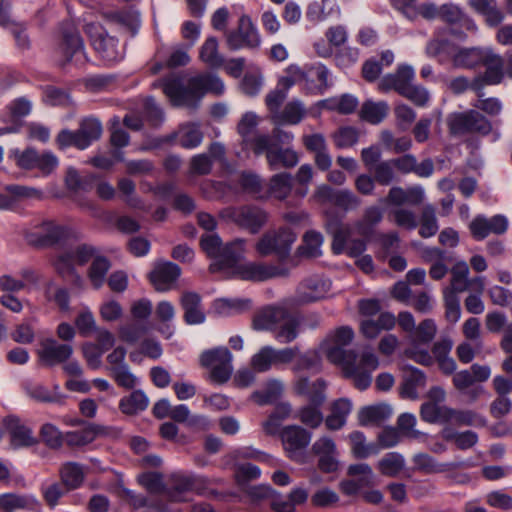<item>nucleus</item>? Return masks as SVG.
Listing matches in <instances>:
<instances>
[{
    "label": "nucleus",
    "mask_w": 512,
    "mask_h": 512,
    "mask_svg": "<svg viewBox=\"0 0 512 512\" xmlns=\"http://www.w3.org/2000/svg\"><path fill=\"white\" fill-rule=\"evenodd\" d=\"M354 338L352 328L343 326L327 335L321 342L319 350L327 359L342 366L347 378L353 381L359 390H366L372 382V373L379 366L377 355L370 349H364L360 355L353 351H346Z\"/></svg>",
    "instance_id": "nucleus-1"
},
{
    "label": "nucleus",
    "mask_w": 512,
    "mask_h": 512,
    "mask_svg": "<svg viewBox=\"0 0 512 512\" xmlns=\"http://www.w3.org/2000/svg\"><path fill=\"white\" fill-rule=\"evenodd\" d=\"M162 87L173 105L189 108H195L205 93L221 95L225 91L223 81L210 73L190 78L188 86L180 78L170 77L162 82Z\"/></svg>",
    "instance_id": "nucleus-2"
},
{
    "label": "nucleus",
    "mask_w": 512,
    "mask_h": 512,
    "mask_svg": "<svg viewBox=\"0 0 512 512\" xmlns=\"http://www.w3.org/2000/svg\"><path fill=\"white\" fill-rule=\"evenodd\" d=\"M61 39L54 50V58L60 65L74 61L77 65L85 64L88 61L83 40L71 23L62 27Z\"/></svg>",
    "instance_id": "nucleus-3"
},
{
    "label": "nucleus",
    "mask_w": 512,
    "mask_h": 512,
    "mask_svg": "<svg viewBox=\"0 0 512 512\" xmlns=\"http://www.w3.org/2000/svg\"><path fill=\"white\" fill-rule=\"evenodd\" d=\"M447 125L454 136L473 133L485 136L492 130L490 121L476 110L451 114L447 119Z\"/></svg>",
    "instance_id": "nucleus-4"
},
{
    "label": "nucleus",
    "mask_w": 512,
    "mask_h": 512,
    "mask_svg": "<svg viewBox=\"0 0 512 512\" xmlns=\"http://www.w3.org/2000/svg\"><path fill=\"white\" fill-rule=\"evenodd\" d=\"M437 327L432 319H425L409 337L410 347L405 350V355L424 366L433 364V357L427 349L421 348V344H429L435 337Z\"/></svg>",
    "instance_id": "nucleus-5"
},
{
    "label": "nucleus",
    "mask_w": 512,
    "mask_h": 512,
    "mask_svg": "<svg viewBox=\"0 0 512 512\" xmlns=\"http://www.w3.org/2000/svg\"><path fill=\"white\" fill-rule=\"evenodd\" d=\"M296 239L297 235L293 230L283 227L266 232L259 239L255 248L260 256L275 254L280 259H284L289 255Z\"/></svg>",
    "instance_id": "nucleus-6"
},
{
    "label": "nucleus",
    "mask_w": 512,
    "mask_h": 512,
    "mask_svg": "<svg viewBox=\"0 0 512 512\" xmlns=\"http://www.w3.org/2000/svg\"><path fill=\"white\" fill-rule=\"evenodd\" d=\"M85 33L100 57L108 63H115L123 58V50L118 40L108 35L106 29L99 23H87Z\"/></svg>",
    "instance_id": "nucleus-7"
},
{
    "label": "nucleus",
    "mask_w": 512,
    "mask_h": 512,
    "mask_svg": "<svg viewBox=\"0 0 512 512\" xmlns=\"http://www.w3.org/2000/svg\"><path fill=\"white\" fill-rule=\"evenodd\" d=\"M313 197L321 205L329 203L345 214L357 211L362 205L361 198L352 190L333 189L325 184L316 188Z\"/></svg>",
    "instance_id": "nucleus-8"
},
{
    "label": "nucleus",
    "mask_w": 512,
    "mask_h": 512,
    "mask_svg": "<svg viewBox=\"0 0 512 512\" xmlns=\"http://www.w3.org/2000/svg\"><path fill=\"white\" fill-rule=\"evenodd\" d=\"M202 366L210 370L211 381L222 384L227 382L233 372L232 354L226 347H217L201 355Z\"/></svg>",
    "instance_id": "nucleus-9"
},
{
    "label": "nucleus",
    "mask_w": 512,
    "mask_h": 512,
    "mask_svg": "<svg viewBox=\"0 0 512 512\" xmlns=\"http://www.w3.org/2000/svg\"><path fill=\"white\" fill-rule=\"evenodd\" d=\"M232 273L236 278L244 281L263 282L272 278L287 277L289 270L285 267L263 262H243L234 265Z\"/></svg>",
    "instance_id": "nucleus-10"
},
{
    "label": "nucleus",
    "mask_w": 512,
    "mask_h": 512,
    "mask_svg": "<svg viewBox=\"0 0 512 512\" xmlns=\"http://www.w3.org/2000/svg\"><path fill=\"white\" fill-rule=\"evenodd\" d=\"M221 215L251 233L259 232L268 220L267 213L257 206L228 207Z\"/></svg>",
    "instance_id": "nucleus-11"
},
{
    "label": "nucleus",
    "mask_w": 512,
    "mask_h": 512,
    "mask_svg": "<svg viewBox=\"0 0 512 512\" xmlns=\"http://www.w3.org/2000/svg\"><path fill=\"white\" fill-rule=\"evenodd\" d=\"M280 437L288 457L293 461L303 462L304 451L312 439L311 432L299 425H288L283 427Z\"/></svg>",
    "instance_id": "nucleus-12"
},
{
    "label": "nucleus",
    "mask_w": 512,
    "mask_h": 512,
    "mask_svg": "<svg viewBox=\"0 0 512 512\" xmlns=\"http://www.w3.org/2000/svg\"><path fill=\"white\" fill-rule=\"evenodd\" d=\"M227 46L233 51L243 48L257 49L261 44V38L256 26L248 15L243 14L236 31L228 33Z\"/></svg>",
    "instance_id": "nucleus-13"
},
{
    "label": "nucleus",
    "mask_w": 512,
    "mask_h": 512,
    "mask_svg": "<svg viewBox=\"0 0 512 512\" xmlns=\"http://www.w3.org/2000/svg\"><path fill=\"white\" fill-rule=\"evenodd\" d=\"M312 453L318 458L317 466L323 473H334L339 469V452L335 441L321 436L312 445Z\"/></svg>",
    "instance_id": "nucleus-14"
},
{
    "label": "nucleus",
    "mask_w": 512,
    "mask_h": 512,
    "mask_svg": "<svg viewBox=\"0 0 512 512\" xmlns=\"http://www.w3.org/2000/svg\"><path fill=\"white\" fill-rule=\"evenodd\" d=\"M69 230L53 221L46 220L27 234L28 241L35 246H52L65 239Z\"/></svg>",
    "instance_id": "nucleus-15"
},
{
    "label": "nucleus",
    "mask_w": 512,
    "mask_h": 512,
    "mask_svg": "<svg viewBox=\"0 0 512 512\" xmlns=\"http://www.w3.org/2000/svg\"><path fill=\"white\" fill-rule=\"evenodd\" d=\"M331 288V282L321 276H311L304 279L296 291L297 301L300 303H310L324 299Z\"/></svg>",
    "instance_id": "nucleus-16"
},
{
    "label": "nucleus",
    "mask_w": 512,
    "mask_h": 512,
    "mask_svg": "<svg viewBox=\"0 0 512 512\" xmlns=\"http://www.w3.org/2000/svg\"><path fill=\"white\" fill-rule=\"evenodd\" d=\"M415 70L409 64H400L395 73L385 75L378 83L379 91L387 93L391 90L400 95L412 84Z\"/></svg>",
    "instance_id": "nucleus-17"
},
{
    "label": "nucleus",
    "mask_w": 512,
    "mask_h": 512,
    "mask_svg": "<svg viewBox=\"0 0 512 512\" xmlns=\"http://www.w3.org/2000/svg\"><path fill=\"white\" fill-rule=\"evenodd\" d=\"M303 89L309 94H323L328 88L329 70L322 63L302 68Z\"/></svg>",
    "instance_id": "nucleus-18"
},
{
    "label": "nucleus",
    "mask_w": 512,
    "mask_h": 512,
    "mask_svg": "<svg viewBox=\"0 0 512 512\" xmlns=\"http://www.w3.org/2000/svg\"><path fill=\"white\" fill-rule=\"evenodd\" d=\"M3 425L10 435V443L12 447L18 449L31 447L38 443L37 438L33 435L32 429L25 425L18 417H6L3 420Z\"/></svg>",
    "instance_id": "nucleus-19"
},
{
    "label": "nucleus",
    "mask_w": 512,
    "mask_h": 512,
    "mask_svg": "<svg viewBox=\"0 0 512 512\" xmlns=\"http://www.w3.org/2000/svg\"><path fill=\"white\" fill-rule=\"evenodd\" d=\"M181 275L180 267L170 261L158 263L150 274V280L159 292H166L176 284V281Z\"/></svg>",
    "instance_id": "nucleus-20"
},
{
    "label": "nucleus",
    "mask_w": 512,
    "mask_h": 512,
    "mask_svg": "<svg viewBox=\"0 0 512 512\" xmlns=\"http://www.w3.org/2000/svg\"><path fill=\"white\" fill-rule=\"evenodd\" d=\"M296 395L305 396L309 403L322 405L325 402L326 383L322 379L311 382L308 377L297 375L292 383Z\"/></svg>",
    "instance_id": "nucleus-21"
},
{
    "label": "nucleus",
    "mask_w": 512,
    "mask_h": 512,
    "mask_svg": "<svg viewBox=\"0 0 512 512\" xmlns=\"http://www.w3.org/2000/svg\"><path fill=\"white\" fill-rule=\"evenodd\" d=\"M424 197L425 192L421 186H413L407 189L393 186L389 189L386 198H381L379 202L401 208L404 204L419 205L423 202Z\"/></svg>",
    "instance_id": "nucleus-22"
},
{
    "label": "nucleus",
    "mask_w": 512,
    "mask_h": 512,
    "mask_svg": "<svg viewBox=\"0 0 512 512\" xmlns=\"http://www.w3.org/2000/svg\"><path fill=\"white\" fill-rule=\"evenodd\" d=\"M39 359L46 366H54L70 358L73 348L70 344H59L54 339H45L41 344Z\"/></svg>",
    "instance_id": "nucleus-23"
},
{
    "label": "nucleus",
    "mask_w": 512,
    "mask_h": 512,
    "mask_svg": "<svg viewBox=\"0 0 512 512\" xmlns=\"http://www.w3.org/2000/svg\"><path fill=\"white\" fill-rule=\"evenodd\" d=\"M412 462L414 464V470L424 474L445 473L455 470L460 466H467L465 462L439 463L433 456L424 452L413 455Z\"/></svg>",
    "instance_id": "nucleus-24"
},
{
    "label": "nucleus",
    "mask_w": 512,
    "mask_h": 512,
    "mask_svg": "<svg viewBox=\"0 0 512 512\" xmlns=\"http://www.w3.org/2000/svg\"><path fill=\"white\" fill-rule=\"evenodd\" d=\"M300 325L301 319L297 315L290 314L283 309L281 319L273 333L274 338L282 344L291 343L298 337Z\"/></svg>",
    "instance_id": "nucleus-25"
},
{
    "label": "nucleus",
    "mask_w": 512,
    "mask_h": 512,
    "mask_svg": "<svg viewBox=\"0 0 512 512\" xmlns=\"http://www.w3.org/2000/svg\"><path fill=\"white\" fill-rule=\"evenodd\" d=\"M307 115L304 103L299 99L287 102L282 110L275 114L272 122L277 126L298 125Z\"/></svg>",
    "instance_id": "nucleus-26"
},
{
    "label": "nucleus",
    "mask_w": 512,
    "mask_h": 512,
    "mask_svg": "<svg viewBox=\"0 0 512 512\" xmlns=\"http://www.w3.org/2000/svg\"><path fill=\"white\" fill-rule=\"evenodd\" d=\"M481 64L486 67L484 81L489 85L499 84L504 77V60L501 55L492 49L485 48Z\"/></svg>",
    "instance_id": "nucleus-27"
},
{
    "label": "nucleus",
    "mask_w": 512,
    "mask_h": 512,
    "mask_svg": "<svg viewBox=\"0 0 512 512\" xmlns=\"http://www.w3.org/2000/svg\"><path fill=\"white\" fill-rule=\"evenodd\" d=\"M77 131L80 138L77 142L78 149L85 150L93 142L100 139L103 127L99 119L95 117H86L80 121Z\"/></svg>",
    "instance_id": "nucleus-28"
},
{
    "label": "nucleus",
    "mask_w": 512,
    "mask_h": 512,
    "mask_svg": "<svg viewBox=\"0 0 512 512\" xmlns=\"http://www.w3.org/2000/svg\"><path fill=\"white\" fill-rule=\"evenodd\" d=\"M439 18L450 25L460 24L467 31L473 33L478 31L475 21L468 17L458 5L453 3H447L440 7Z\"/></svg>",
    "instance_id": "nucleus-29"
},
{
    "label": "nucleus",
    "mask_w": 512,
    "mask_h": 512,
    "mask_svg": "<svg viewBox=\"0 0 512 512\" xmlns=\"http://www.w3.org/2000/svg\"><path fill=\"white\" fill-rule=\"evenodd\" d=\"M396 324L395 316L390 312H382L377 319L367 318L361 321L360 330L369 339L376 338L381 331L391 330Z\"/></svg>",
    "instance_id": "nucleus-30"
},
{
    "label": "nucleus",
    "mask_w": 512,
    "mask_h": 512,
    "mask_svg": "<svg viewBox=\"0 0 512 512\" xmlns=\"http://www.w3.org/2000/svg\"><path fill=\"white\" fill-rule=\"evenodd\" d=\"M352 411V402L348 398L335 400L331 406V413L325 419V425L329 430H340L347 422V417Z\"/></svg>",
    "instance_id": "nucleus-31"
},
{
    "label": "nucleus",
    "mask_w": 512,
    "mask_h": 512,
    "mask_svg": "<svg viewBox=\"0 0 512 512\" xmlns=\"http://www.w3.org/2000/svg\"><path fill=\"white\" fill-rule=\"evenodd\" d=\"M181 306L185 312L184 319L187 324L197 325L205 321V314L201 308V298L197 293H184L181 297Z\"/></svg>",
    "instance_id": "nucleus-32"
},
{
    "label": "nucleus",
    "mask_w": 512,
    "mask_h": 512,
    "mask_svg": "<svg viewBox=\"0 0 512 512\" xmlns=\"http://www.w3.org/2000/svg\"><path fill=\"white\" fill-rule=\"evenodd\" d=\"M392 415V408L385 403L365 406L358 412V421L362 426L378 425Z\"/></svg>",
    "instance_id": "nucleus-33"
},
{
    "label": "nucleus",
    "mask_w": 512,
    "mask_h": 512,
    "mask_svg": "<svg viewBox=\"0 0 512 512\" xmlns=\"http://www.w3.org/2000/svg\"><path fill=\"white\" fill-rule=\"evenodd\" d=\"M469 6L485 18L489 26L499 25L503 19V12L497 7L495 0H469Z\"/></svg>",
    "instance_id": "nucleus-34"
},
{
    "label": "nucleus",
    "mask_w": 512,
    "mask_h": 512,
    "mask_svg": "<svg viewBox=\"0 0 512 512\" xmlns=\"http://www.w3.org/2000/svg\"><path fill=\"white\" fill-rule=\"evenodd\" d=\"M485 48H459L451 52V60L455 68L471 69L481 64Z\"/></svg>",
    "instance_id": "nucleus-35"
},
{
    "label": "nucleus",
    "mask_w": 512,
    "mask_h": 512,
    "mask_svg": "<svg viewBox=\"0 0 512 512\" xmlns=\"http://www.w3.org/2000/svg\"><path fill=\"white\" fill-rule=\"evenodd\" d=\"M37 504L32 495H20L16 493L0 494V511L12 512L14 510H31Z\"/></svg>",
    "instance_id": "nucleus-36"
},
{
    "label": "nucleus",
    "mask_w": 512,
    "mask_h": 512,
    "mask_svg": "<svg viewBox=\"0 0 512 512\" xmlns=\"http://www.w3.org/2000/svg\"><path fill=\"white\" fill-rule=\"evenodd\" d=\"M199 59L207 67L216 69L224 64V57L219 52V43L216 37H208L199 49Z\"/></svg>",
    "instance_id": "nucleus-37"
},
{
    "label": "nucleus",
    "mask_w": 512,
    "mask_h": 512,
    "mask_svg": "<svg viewBox=\"0 0 512 512\" xmlns=\"http://www.w3.org/2000/svg\"><path fill=\"white\" fill-rule=\"evenodd\" d=\"M320 350H307L305 352H298L291 370L294 374L298 375L304 371L318 372L321 367Z\"/></svg>",
    "instance_id": "nucleus-38"
},
{
    "label": "nucleus",
    "mask_w": 512,
    "mask_h": 512,
    "mask_svg": "<svg viewBox=\"0 0 512 512\" xmlns=\"http://www.w3.org/2000/svg\"><path fill=\"white\" fill-rule=\"evenodd\" d=\"M149 404V398L142 390H134L119 401V409L126 415H135L144 411Z\"/></svg>",
    "instance_id": "nucleus-39"
},
{
    "label": "nucleus",
    "mask_w": 512,
    "mask_h": 512,
    "mask_svg": "<svg viewBox=\"0 0 512 512\" xmlns=\"http://www.w3.org/2000/svg\"><path fill=\"white\" fill-rule=\"evenodd\" d=\"M284 392V383L279 379H270L264 388L253 392L252 399L259 405L276 402Z\"/></svg>",
    "instance_id": "nucleus-40"
},
{
    "label": "nucleus",
    "mask_w": 512,
    "mask_h": 512,
    "mask_svg": "<svg viewBox=\"0 0 512 512\" xmlns=\"http://www.w3.org/2000/svg\"><path fill=\"white\" fill-rule=\"evenodd\" d=\"M452 408L435 402H425L421 405V419L427 423H448Z\"/></svg>",
    "instance_id": "nucleus-41"
},
{
    "label": "nucleus",
    "mask_w": 512,
    "mask_h": 512,
    "mask_svg": "<svg viewBox=\"0 0 512 512\" xmlns=\"http://www.w3.org/2000/svg\"><path fill=\"white\" fill-rule=\"evenodd\" d=\"M388 111L389 105L387 102L366 100L361 106L360 116L363 120L376 125L387 117Z\"/></svg>",
    "instance_id": "nucleus-42"
},
{
    "label": "nucleus",
    "mask_w": 512,
    "mask_h": 512,
    "mask_svg": "<svg viewBox=\"0 0 512 512\" xmlns=\"http://www.w3.org/2000/svg\"><path fill=\"white\" fill-rule=\"evenodd\" d=\"M426 384V376L425 374L417 369L411 368L409 375H407L401 386V397L408 399H417L418 398V390L423 388Z\"/></svg>",
    "instance_id": "nucleus-43"
},
{
    "label": "nucleus",
    "mask_w": 512,
    "mask_h": 512,
    "mask_svg": "<svg viewBox=\"0 0 512 512\" xmlns=\"http://www.w3.org/2000/svg\"><path fill=\"white\" fill-rule=\"evenodd\" d=\"M469 267L465 261L457 262L451 269L450 286L443 291H453L455 295L464 292L469 288L470 279Z\"/></svg>",
    "instance_id": "nucleus-44"
},
{
    "label": "nucleus",
    "mask_w": 512,
    "mask_h": 512,
    "mask_svg": "<svg viewBox=\"0 0 512 512\" xmlns=\"http://www.w3.org/2000/svg\"><path fill=\"white\" fill-rule=\"evenodd\" d=\"M177 137L183 148L194 149L202 143L203 133L199 124L186 123L179 127Z\"/></svg>",
    "instance_id": "nucleus-45"
},
{
    "label": "nucleus",
    "mask_w": 512,
    "mask_h": 512,
    "mask_svg": "<svg viewBox=\"0 0 512 512\" xmlns=\"http://www.w3.org/2000/svg\"><path fill=\"white\" fill-rule=\"evenodd\" d=\"M250 306L251 301L243 298H221L215 300L213 304L215 312L221 316H230L244 312Z\"/></svg>",
    "instance_id": "nucleus-46"
},
{
    "label": "nucleus",
    "mask_w": 512,
    "mask_h": 512,
    "mask_svg": "<svg viewBox=\"0 0 512 512\" xmlns=\"http://www.w3.org/2000/svg\"><path fill=\"white\" fill-rule=\"evenodd\" d=\"M283 308L269 307L258 313L253 319V328L257 331H272L274 333Z\"/></svg>",
    "instance_id": "nucleus-47"
},
{
    "label": "nucleus",
    "mask_w": 512,
    "mask_h": 512,
    "mask_svg": "<svg viewBox=\"0 0 512 512\" xmlns=\"http://www.w3.org/2000/svg\"><path fill=\"white\" fill-rule=\"evenodd\" d=\"M418 225L419 235L422 238H430L436 235L439 230V224L435 207L432 204H426L422 208Z\"/></svg>",
    "instance_id": "nucleus-48"
},
{
    "label": "nucleus",
    "mask_w": 512,
    "mask_h": 512,
    "mask_svg": "<svg viewBox=\"0 0 512 512\" xmlns=\"http://www.w3.org/2000/svg\"><path fill=\"white\" fill-rule=\"evenodd\" d=\"M293 187V178L291 174L283 172L275 174L269 182L268 192L278 200L286 199L291 193Z\"/></svg>",
    "instance_id": "nucleus-49"
},
{
    "label": "nucleus",
    "mask_w": 512,
    "mask_h": 512,
    "mask_svg": "<svg viewBox=\"0 0 512 512\" xmlns=\"http://www.w3.org/2000/svg\"><path fill=\"white\" fill-rule=\"evenodd\" d=\"M268 163L271 169L275 170L280 166L293 168L299 163L298 153L291 148H277L268 155Z\"/></svg>",
    "instance_id": "nucleus-50"
},
{
    "label": "nucleus",
    "mask_w": 512,
    "mask_h": 512,
    "mask_svg": "<svg viewBox=\"0 0 512 512\" xmlns=\"http://www.w3.org/2000/svg\"><path fill=\"white\" fill-rule=\"evenodd\" d=\"M351 451L356 458L366 459L379 452V448L373 443H367L365 435L360 431H354L348 436Z\"/></svg>",
    "instance_id": "nucleus-51"
},
{
    "label": "nucleus",
    "mask_w": 512,
    "mask_h": 512,
    "mask_svg": "<svg viewBox=\"0 0 512 512\" xmlns=\"http://www.w3.org/2000/svg\"><path fill=\"white\" fill-rule=\"evenodd\" d=\"M323 245V235L315 230L307 231L303 236V243L298 248V253L307 258H317L321 256Z\"/></svg>",
    "instance_id": "nucleus-52"
},
{
    "label": "nucleus",
    "mask_w": 512,
    "mask_h": 512,
    "mask_svg": "<svg viewBox=\"0 0 512 512\" xmlns=\"http://www.w3.org/2000/svg\"><path fill=\"white\" fill-rule=\"evenodd\" d=\"M405 467V458L398 452L385 454L378 462L377 468L384 476L395 477Z\"/></svg>",
    "instance_id": "nucleus-53"
},
{
    "label": "nucleus",
    "mask_w": 512,
    "mask_h": 512,
    "mask_svg": "<svg viewBox=\"0 0 512 512\" xmlns=\"http://www.w3.org/2000/svg\"><path fill=\"white\" fill-rule=\"evenodd\" d=\"M244 252L245 241L236 239L224 246L219 261L222 265L230 267L233 272L234 265L240 264L239 260L243 257Z\"/></svg>",
    "instance_id": "nucleus-54"
},
{
    "label": "nucleus",
    "mask_w": 512,
    "mask_h": 512,
    "mask_svg": "<svg viewBox=\"0 0 512 512\" xmlns=\"http://www.w3.org/2000/svg\"><path fill=\"white\" fill-rule=\"evenodd\" d=\"M107 17L111 23L119 25L132 35H135L140 27L139 13L134 10L110 13Z\"/></svg>",
    "instance_id": "nucleus-55"
},
{
    "label": "nucleus",
    "mask_w": 512,
    "mask_h": 512,
    "mask_svg": "<svg viewBox=\"0 0 512 512\" xmlns=\"http://www.w3.org/2000/svg\"><path fill=\"white\" fill-rule=\"evenodd\" d=\"M130 142L129 134L119 125V120L115 119L111 127L110 143L115 148L113 157L117 161H124V154L120 149L128 146Z\"/></svg>",
    "instance_id": "nucleus-56"
},
{
    "label": "nucleus",
    "mask_w": 512,
    "mask_h": 512,
    "mask_svg": "<svg viewBox=\"0 0 512 512\" xmlns=\"http://www.w3.org/2000/svg\"><path fill=\"white\" fill-rule=\"evenodd\" d=\"M243 143L245 144L246 148L251 150L255 155H261L265 153L267 159L269 153L274 152L276 149L273 138L265 134L254 135Z\"/></svg>",
    "instance_id": "nucleus-57"
},
{
    "label": "nucleus",
    "mask_w": 512,
    "mask_h": 512,
    "mask_svg": "<svg viewBox=\"0 0 512 512\" xmlns=\"http://www.w3.org/2000/svg\"><path fill=\"white\" fill-rule=\"evenodd\" d=\"M384 218V210L379 205H369L362 213L361 219L357 222L356 226L363 232L371 230L379 225Z\"/></svg>",
    "instance_id": "nucleus-58"
},
{
    "label": "nucleus",
    "mask_w": 512,
    "mask_h": 512,
    "mask_svg": "<svg viewBox=\"0 0 512 512\" xmlns=\"http://www.w3.org/2000/svg\"><path fill=\"white\" fill-rule=\"evenodd\" d=\"M61 479L68 489H75L80 486L84 479L82 467L74 462L64 464L60 470Z\"/></svg>",
    "instance_id": "nucleus-59"
},
{
    "label": "nucleus",
    "mask_w": 512,
    "mask_h": 512,
    "mask_svg": "<svg viewBox=\"0 0 512 512\" xmlns=\"http://www.w3.org/2000/svg\"><path fill=\"white\" fill-rule=\"evenodd\" d=\"M110 261L103 256H96L89 270V279L95 288H100L106 279V274L110 269Z\"/></svg>",
    "instance_id": "nucleus-60"
},
{
    "label": "nucleus",
    "mask_w": 512,
    "mask_h": 512,
    "mask_svg": "<svg viewBox=\"0 0 512 512\" xmlns=\"http://www.w3.org/2000/svg\"><path fill=\"white\" fill-rule=\"evenodd\" d=\"M193 488V481L190 477L184 475H174L173 485L168 492V496L172 501H187L186 493Z\"/></svg>",
    "instance_id": "nucleus-61"
},
{
    "label": "nucleus",
    "mask_w": 512,
    "mask_h": 512,
    "mask_svg": "<svg viewBox=\"0 0 512 512\" xmlns=\"http://www.w3.org/2000/svg\"><path fill=\"white\" fill-rule=\"evenodd\" d=\"M108 370L116 384L122 388L131 390L139 384L138 377L131 372L128 365L108 368Z\"/></svg>",
    "instance_id": "nucleus-62"
},
{
    "label": "nucleus",
    "mask_w": 512,
    "mask_h": 512,
    "mask_svg": "<svg viewBox=\"0 0 512 512\" xmlns=\"http://www.w3.org/2000/svg\"><path fill=\"white\" fill-rule=\"evenodd\" d=\"M275 365L274 348L272 346L262 347L251 358V367L256 372H266Z\"/></svg>",
    "instance_id": "nucleus-63"
},
{
    "label": "nucleus",
    "mask_w": 512,
    "mask_h": 512,
    "mask_svg": "<svg viewBox=\"0 0 512 512\" xmlns=\"http://www.w3.org/2000/svg\"><path fill=\"white\" fill-rule=\"evenodd\" d=\"M321 405L312 403L301 407L297 412V418L306 426L315 429L323 422V414L320 410Z\"/></svg>",
    "instance_id": "nucleus-64"
}]
</instances>
